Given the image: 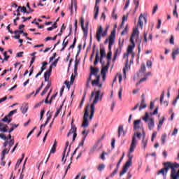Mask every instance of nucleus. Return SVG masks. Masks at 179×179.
<instances>
[{"label": "nucleus", "mask_w": 179, "mask_h": 179, "mask_svg": "<svg viewBox=\"0 0 179 179\" xmlns=\"http://www.w3.org/2000/svg\"><path fill=\"white\" fill-rule=\"evenodd\" d=\"M94 96V99L91 105L88 104L86 106L85 110L84 116L83 117V128H87L89 127V121H92L93 117H94V112L96 111V104L99 103V101H101L103 100V94H101V91L99 90L96 92H92L91 94V97ZM89 108H90V115L89 116Z\"/></svg>", "instance_id": "f257e3e1"}, {"label": "nucleus", "mask_w": 179, "mask_h": 179, "mask_svg": "<svg viewBox=\"0 0 179 179\" xmlns=\"http://www.w3.org/2000/svg\"><path fill=\"white\" fill-rule=\"evenodd\" d=\"M164 168L158 171L157 174H162L164 178L167 176L169 170L171 169L170 179H179V164L177 162H165Z\"/></svg>", "instance_id": "f03ea898"}, {"label": "nucleus", "mask_w": 179, "mask_h": 179, "mask_svg": "<svg viewBox=\"0 0 179 179\" xmlns=\"http://www.w3.org/2000/svg\"><path fill=\"white\" fill-rule=\"evenodd\" d=\"M134 134L131 138V142H136L138 143V139H141V136L143 135H145V129H143V126L141 124V120H135L134 121Z\"/></svg>", "instance_id": "7ed1b4c3"}, {"label": "nucleus", "mask_w": 179, "mask_h": 179, "mask_svg": "<svg viewBox=\"0 0 179 179\" xmlns=\"http://www.w3.org/2000/svg\"><path fill=\"white\" fill-rule=\"evenodd\" d=\"M114 43H115V31L111 32L109 36V45H108L109 52H108V55L106 56L108 61L111 60V55H113V52H111V48H113V45H114Z\"/></svg>", "instance_id": "20e7f679"}, {"label": "nucleus", "mask_w": 179, "mask_h": 179, "mask_svg": "<svg viewBox=\"0 0 179 179\" xmlns=\"http://www.w3.org/2000/svg\"><path fill=\"white\" fill-rule=\"evenodd\" d=\"M100 52H101V58H100V56H99V52H96L95 61L94 62V65H96L99 61L100 62L101 65H104V63L103 62V58H106V50H104V48H101Z\"/></svg>", "instance_id": "39448f33"}, {"label": "nucleus", "mask_w": 179, "mask_h": 179, "mask_svg": "<svg viewBox=\"0 0 179 179\" xmlns=\"http://www.w3.org/2000/svg\"><path fill=\"white\" fill-rule=\"evenodd\" d=\"M131 44L129 45L127 48V52L124 55V58H128V57H131V58H134L135 52H134V49L135 48V42H131Z\"/></svg>", "instance_id": "423d86ee"}, {"label": "nucleus", "mask_w": 179, "mask_h": 179, "mask_svg": "<svg viewBox=\"0 0 179 179\" xmlns=\"http://www.w3.org/2000/svg\"><path fill=\"white\" fill-rule=\"evenodd\" d=\"M136 145H138V143L135 141H131L128 154V161L129 162H132V159L134 158V155H132V153L135 152Z\"/></svg>", "instance_id": "0eeeda50"}, {"label": "nucleus", "mask_w": 179, "mask_h": 179, "mask_svg": "<svg viewBox=\"0 0 179 179\" xmlns=\"http://www.w3.org/2000/svg\"><path fill=\"white\" fill-rule=\"evenodd\" d=\"M68 146H69V141H67L66 143V147L64 148L62 158V162L63 164H65V162H66V157L69 155V152H71V147L68 148Z\"/></svg>", "instance_id": "6e6552de"}, {"label": "nucleus", "mask_w": 179, "mask_h": 179, "mask_svg": "<svg viewBox=\"0 0 179 179\" xmlns=\"http://www.w3.org/2000/svg\"><path fill=\"white\" fill-rule=\"evenodd\" d=\"M145 71H146V66L145 64H141V69L138 74L134 76V80H138L139 78H142L145 75Z\"/></svg>", "instance_id": "1a4fd4ad"}, {"label": "nucleus", "mask_w": 179, "mask_h": 179, "mask_svg": "<svg viewBox=\"0 0 179 179\" xmlns=\"http://www.w3.org/2000/svg\"><path fill=\"white\" fill-rule=\"evenodd\" d=\"M142 99L141 102L139 103V108H138V111H142V110H145V108H146V107H148V104L146 103V99H145V95L143 94L141 96Z\"/></svg>", "instance_id": "9d476101"}, {"label": "nucleus", "mask_w": 179, "mask_h": 179, "mask_svg": "<svg viewBox=\"0 0 179 179\" xmlns=\"http://www.w3.org/2000/svg\"><path fill=\"white\" fill-rule=\"evenodd\" d=\"M143 22L147 23L148 20L146 19V17L143 16V14H141L138 17V24L137 25V27H141V29H143Z\"/></svg>", "instance_id": "9b49d317"}, {"label": "nucleus", "mask_w": 179, "mask_h": 179, "mask_svg": "<svg viewBox=\"0 0 179 179\" xmlns=\"http://www.w3.org/2000/svg\"><path fill=\"white\" fill-rule=\"evenodd\" d=\"M76 127L73 126V121H72L71 122V129H70L69 132L67 134V136H69L71 135H72V134H73V141H75V139H76Z\"/></svg>", "instance_id": "f8f14e48"}, {"label": "nucleus", "mask_w": 179, "mask_h": 179, "mask_svg": "<svg viewBox=\"0 0 179 179\" xmlns=\"http://www.w3.org/2000/svg\"><path fill=\"white\" fill-rule=\"evenodd\" d=\"M8 148H5L2 151L1 156H5V155H8L9 153V151L10 150V148H12V146H13V145H15V141L10 140V141L8 143Z\"/></svg>", "instance_id": "ddd939ff"}, {"label": "nucleus", "mask_w": 179, "mask_h": 179, "mask_svg": "<svg viewBox=\"0 0 179 179\" xmlns=\"http://www.w3.org/2000/svg\"><path fill=\"white\" fill-rule=\"evenodd\" d=\"M139 37V31H138V27L134 28L133 34H131L130 41L131 43H134V38H138Z\"/></svg>", "instance_id": "4468645a"}, {"label": "nucleus", "mask_w": 179, "mask_h": 179, "mask_svg": "<svg viewBox=\"0 0 179 179\" xmlns=\"http://www.w3.org/2000/svg\"><path fill=\"white\" fill-rule=\"evenodd\" d=\"M103 33V27L99 26L97 31H96V40L97 41H99V43H100V41H101V34Z\"/></svg>", "instance_id": "2eb2a0df"}, {"label": "nucleus", "mask_w": 179, "mask_h": 179, "mask_svg": "<svg viewBox=\"0 0 179 179\" xmlns=\"http://www.w3.org/2000/svg\"><path fill=\"white\" fill-rule=\"evenodd\" d=\"M124 59H126V64H125L124 68L123 69V73H124V79H126L127 78V71H129V69L131 68V66L129 65V60H128V58H124Z\"/></svg>", "instance_id": "dca6fc26"}, {"label": "nucleus", "mask_w": 179, "mask_h": 179, "mask_svg": "<svg viewBox=\"0 0 179 179\" xmlns=\"http://www.w3.org/2000/svg\"><path fill=\"white\" fill-rule=\"evenodd\" d=\"M73 8L75 9V11L76 12L78 9V4L76 3V0H71V5L69 8V9L71 10V15L73 13Z\"/></svg>", "instance_id": "f3484780"}, {"label": "nucleus", "mask_w": 179, "mask_h": 179, "mask_svg": "<svg viewBox=\"0 0 179 179\" xmlns=\"http://www.w3.org/2000/svg\"><path fill=\"white\" fill-rule=\"evenodd\" d=\"M83 145H85V138L83 139L82 142L80 143L78 148L75 150V151L71 155V157L70 158L71 162H72V160H73V156H74V155H76V152H78V150L79 149V148H83Z\"/></svg>", "instance_id": "a211bd4d"}, {"label": "nucleus", "mask_w": 179, "mask_h": 179, "mask_svg": "<svg viewBox=\"0 0 179 179\" xmlns=\"http://www.w3.org/2000/svg\"><path fill=\"white\" fill-rule=\"evenodd\" d=\"M152 116V115H151L150 113H148V112H146L145 115L142 117V120L145 122H149V121H150V120H153Z\"/></svg>", "instance_id": "6ab92c4d"}, {"label": "nucleus", "mask_w": 179, "mask_h": 179, "mask_svg": "<svg viewBox=\"0 0 179 179\" xmlns=\"http://www.w3.org/2000/svg\"><path fill=\"white\" fill-rule=\"evenodd\" d=\"M108 68H110V62H107L106 66H103L101 71V75H107V72H108Z\"/></svg>", "instance_id": "aec40b11"}, {"label": "nucleus", "mask_w": 179, "mask_h": 179, "mask_svg": "<svg viewBox=\"0 0 179 179\" xmlns=\"http://www.w3.org/2000/svg\"><path fill=\"white\" fill-rule=\"evenodd\" d=\"M57 141H55L54 144L50 150V154L55 153V152H57ZM50 154L49 155L48 157L47 158L45 163H47V162H48V159H50Z\"/></svg>", "instance_id": "412c9836"}, {"label": "nucleus", "mask_w": 179, "mask_h": 179, "mask_svg": "<svg viewBox=\"0 0 179 179\" xmlns=\"http://www.w3.org/2000/svg\"><path fill=\"white\" fill-rule=\"evenodd\" d=\"M118 138H120L121 136H125V131H124V126L120 125L118 127Z\"/></svg>", "instance_id": "4be33fe9"}, {"label": "nucleus", "mask_w": 179, "mask_h": 179, "mask_svg": "<svg viewBox=\"0 0 179 179\" xmlns=\"http://www.w3.org/2000/svg\"><path fill=\"white\" fill-rule=\"evenodd\" d=\"M48 63L47 62H43L42 63V67H41V71H39L35 76V78H38V76H40L41 75V73H43V72H44V71H45V65H47Z\"/></svg>", "instance_id": "5701e85b"}, {"label": "nucleus", "mask_w": 179, "mask_h": 179, "mask_svg": "<svg viewBox=\"0 0 179 179\" xmlns=\"http://www.w3.org/2000/svg\"><path fill=\"white\" fill-rule=\"evenodd\" d=\"M141 145L143 147V149H146V146H148V139L146 138V136L145 134H143Z\"/></svg>", "instance_id": "b1692460"}, {"label": "nucleus", "mask_w": 179, "mask_h": 179, "mask_svg": "<svg viewBox=\"0 0 179 179\" xmlns=\"http://www.w3.org/2000/svg\"><path fill=\"white\" fill-rule=\"evenodd\" d=\"M178 54H179V48L178 47H176L175 48L173 49V51H172V57L173 61L174 59H176V57H177Z\"/></svg>", "instance_id": "393cba45"}, {"label": "nucleus", "mask_w": 179, "mask_h": 179, "mask_svg": "<svg viewBox=\"0 0 179 179\" xmlns=\"http://www.w3.org/2000/svg\"><path fill=\"white\" fill-rule=\"evenodd\" d=\"M0 138L6 141L3 143V148H6V146H8V143H9V142L8 141V137H6V136H5V134H0Z\"/></svg>", "instance_id": "a878e982"}, {"label": "nucleus", "mask_w": 179, "mask_h": 179, "mask_svg": "<svg viewBox=\"0 0 179 179\" xmlns=\"http://www.w3.org/2000/svg\"><path fill=\"white\" fill-rule=\"evenodd\" d=\"M0 132H8V125L0 123Z\"/></svg>", "instance_id": "bb28decb"}, {"label": "nucleus", "mask_w": 179, "mask_h": 179, "mask_svg": "<svg viewBox=\"0 0 179 179\" xmlns=\"http://www.w3.org/2000/svg\"><path fill=\"white\" fill-rule=\"evenodd\" d=\"M121 51H122V49L121 48H117L115 52L114 57L113 61H115L117 59V57L121 54Z\"/></svg>", "instance_id": "cd10ccee"}, {"label": "nucleus", "mask_w": 179, "mask_h": 179, "mask_svg": "<svg viewBox=\"0 0 179 179\" xmlns=\"http://www.w3.org/2000/svg\"><path fill=\"white\" fill-rule=\"evenodd\" d=\"M99 72H100V70L99 69L91 67V73L90 76L92 77V75L97 76V73H99Z\"/></svg>", "instance_id": "c85d7f7f"}, {"label": "nucleus", "mask_w": 179, "mask_h": 179, "mask_svg": "<svg viewBox=\"0 0 179 179\" xmlns=\"http://www.w3.org/2000/svg\"><path fill=\"white\" fill-rule=\"evenodd\" d=\"M81 27L84 31V35L87 36V29L85 28V19L83 17H81Z\"/></svg>", "instance_id": "c756f323"}, {"label": "nucleus", "mask_w": 179, "mask_h": 179, "mask_svg": "<svg viewBox=\"0 0 179 179\" xmlns=\"http://www.w3.org/2000/svg\"><path fill=\"white\" fill-rule=\"evenodd\" d=\"M148 122V129L150 131H152L153 128H155V119H150V120Z\"/></svg>", "instance_id": "7c9ffc66"}, {"label": "nucleus", "mask_w": 179, "mask_h": 179, "mask_svg": "<svg viewBox=\"0 0 179 179\" xmlns=\"http://www.w3.org/2000/svg\"><path fill=\"white\" fill-rule=\"evenodd\" d=\"M52 71V66H50L49 69L45 73L44 78H50L51 76Z\"/></svg>", "instance_id": "2f4dec72"}, {"label": "nucleus", "mask_w": 179, "mask_h": 179, "mask_svg": "<svg viewBox=\"0 0 179 179\" xmlns=\"http://www.w3.org/2000/svg\"><path fill=\"white\" fill-rule=\"evenodd\" d=\"M51 87V83H48L43 91L41 92V96H44L47 92H48V89Z\"/></svg>", "instance_id": "473e14b6"}, {"label": "nucleus", "mask_w": 179, "mask_h": 179, "mask_svg": "<svg viewBox=\"0 0 179 179\" xmlns=\"http://www.w3.org/2000/svg\"><path fill=\"white\" fill-rule=\"evenodd\" d=\"M99 81H100V76H96V79L92 80V86H99Z\"/></svg>", "instance_id": "72a5a7b5"}, {"label": "nucleus", "mask_w": 179, "mask_h": 179, "mask_svg": "<svg viewBox=\"0 0 179 179\" xmlns=\"http://www.w3.org/2000/svg\"><path fill=\"white\" fill-rule=\"evenodd\" d=\"M117 77L119 78V83H121V82H122V75H121V73H117L113 80V83H114V82L117 81Z\"/></svg>", "instance_id": "f704fd0d"}, {"label": "nucleus", "mask_w": 179, "mask_h": 179, "mask_svg": "<svg viewBox=\"0 0 179 179\" xmlns=\"http://www.w3.org/2000/svg\"><path fill=\"white\" fill-rule=\"evenodd\" d=\"M23 159H24V154H22V157L21 159H20L16 164H15V170H16V169H17V167H19V166H20V163H22V162H23Z\"/></svg>", "instance_id": "c9c22d12"}, {"label": "nucleus", "mask_w": 179, "mask_h": 179, "mask_svg": "<svg viewBox=\"0 0 179 179\" xmlns=\"http://www.w3.org/2000/svg\"><path fill=\"white\" fill-rule=\"evenodd\" d=\"M66 38H68V36H66V38L63 41V43H62L63 48L61 49V51H64V50H65V47L68 45V41H66Z\"/></svg>", "instance_id": "e433bc0d"}, {"label": "nucleus", "mask_w": 179, "mask_h": 179, "mask_svg": "<svg viewBox=\"0 0 179 179\" xmlns=\"http://www.w3.org/2000/svg\"><path fill=\"white\" fill-rule=\"evenodd\" d=\"M94 12L95 13H94V19H97V16H99V6L95 5Z\"/></svg>", "instance_id": "4c0bfd02"}, {"label": "nucleus", "mask_w": 179, "mask_h": 179, "mask_svg": "<svg viewBox=\"0 0 179 179\" xmlns=\"http://www.w3.org/2000/svg\"><path fill=\"white\" fill-rule=\"evenodd\" d=\"M163 122H164V117H162V120H160L157 126L158 131L162 128V126L163 125Z\"/></svg>", "instance_id": "58836bf2"}, {"label": "nucleus", "mask_w": 179, "mask_h": 179, "mask_svg": "<svg viewBox=\"0 0 179 179\" xmlns=\"http://www.w3.org/2000/svg\"><path fill=\"white\" fill-rule=\"evenodd\" d=\"M132 164V161H127L126 164H124V167L126 169H129Z\"/></svg>", "instance_id": "ea45409f"}, {"label": "nucleus", "mask_w": 179, "mask_h": 179, "mask_svg": "<svg viewBox=\"0 0 179 179\" xmlns=\"http://www.w3.org/2000/svg\"><path fill=\"white\" fill-rule=\"evenodd\" d=\"M103 169H106V165L104 164H101L97 166V170L99 171H103Z\"/></svg>", "instance_id": "a19ab883"}, {"label": "nucleus", "mask_w": 179, "mask_h": 179, "mask_svg": "<svg viewBox=\"0 0 179 179\" xmlns=\"http://www.w3.org/2000/svg\"><path fill=\"white\" fill-rule=\"evenodd\" d=\"M78 61H76L75 62V65H74V74H75V76L78 75Z\"/></svg>", "instance_id": "79ce46f5"}, {"label": "nucleus", "mask_w": 179, "mask_h": 179, "mask_svg": "<svg viewBox=\"0 0 179 179\" xmlns=\"http://www.w3.org/2000/svg\"><path fill=\"white\" fill-rule=\"evenodd\" d=\"M166 138H167V135L162 134V136L161 137V141H162V145H164V143H166Z\"/></svg>", "instance_id": "37998d69"}, {"label": "nucleus", "mask_w": 179, "mask_h": 179, "mask_svg": "<svg viewBox=\"0 0 179 179\" xmlns=\"http://www.w3.org/2000/svg\"><path fill=\"white\" fill-rule=\"evenodd\" d=\"M127 20H128V15H124L123 18H122V22L121 24V27H122V26H124V24L125 23V22H127Z\"/></svg>", "instance_id": "c03bdc74"}, {"label": "nucleus", "mask_w": 179, "mask_h": 179, "mask_svg": "<svg viewBox=\"0 0 179 179\" xmlns=\"http://www.w3.org/2000/svg\"><path fill=\"white\" fill-rule=\"evenodd\" d=\"M127 171H128L127 168H125V166H123V169L120 173V177L124 176V174H125L127 173Z\"/></svg>", "instance_id": "a18cd8bd"}, {"label": "nucleus", "mask_w": 179, "mask_h": 179, "mask_svg": "<svg viewBox=\"0 0 179 179\" xmlns=\"http://www.w3.org/2000/svg\"><path fill=\"white\" fill-rule=\"evenodd\" d=\"M112 17L113 19H115V20H117L118 15H117V13H115V8L113 9V11L112 13Z\"/></svg>", "instance_id": "49530a36"}, {"label": "nucleus", "mask_w": 179, "mask_h": 179, "mask_svg": "<svg viewBox=\"0 0 179 179\" xmlns=\"http://www.w3.org/2000/svg\"><path fill=\"white\" fill-rule=\"evenodd\" d=\"M18 9H20L21 12H23V13H27V9H26L24 6H19Z\"/></svg>", "instance_id": "de8ad7c7"}, {"label": "nucleus", "mask_w": 179, "mask_h": 179, "mask_svg": "<svg viewBox=\"0 0 179 179\" xmlns=\"http://www.w3.org/2000/svg\"><path fill=\"white\" fill-rule=\"evenodd\" d=\"M118 96H119L120 100H122V87H120Z\"/></svg>", "instance_id": "09e8293b"}, {"label": "nucleus", "mask_w": 179, "mask_h": 179, "mask_svg": "<svg viewBox=\"0 0 179 179\" xmlns=\"http://www.w3.org/2000/svg\"><path fill=\"white\" fill-rule=\"evenodd\" d=\"M16 113H17V109H15V110L10 111L8 113V117H12V115H13V114H16Z\"/></svg>", "instance_id": "8fccbe9b"}, {"label": "nucleus", "mask_w": 179, "mask_h": 179, "mask_svg": "<svg viewBox=\"0 0 179 179\" xmlns=\"http://www.w3.org/2000/svg\"><path fill=\"white\" fill-rule=\"evenodd\" d=\"M148 79V77H143V78L140 79V80L138 81V83H137V85H141V83H142L143 82H146Z\"/></svg>", "instance_id": "3c124183"}, {"label": "nucleus", "mask_w": 179, "mask_h": 179, "mask_svg": "<svg viewBox=\"0 0 179 179\" xmlns=\"http://www.w3.org/2000/svg\"><path fill=\"white\" fill-rule=\"evenodd\" d=\"M123 45H124V39H122V41H121V39H119L118 48H122V49Z\"/></svg>", "instance_id": "603ef678"}, {"label": "nucleus", "mask_w": 179, "mask_h": 179, "mask_svg": "<svg viewBox=\"0 0 179 179\" xmlns=\"http://www.w3.org/2000/svg\"><path fill=\"white\" fill-rule=\"evenodd\" d=\"M61 110H62V106H60V108L57 110L55 115V118H57L58 115H59V113H61Z\"/></svg>", "instance_id": "864d4df0"}, {"label": "nucleus", "mask_w": 179, "mask_h": 179, "mask_svg": "<svg viewBox=\"0 0 179 179\" xmlns=\"http://www.w3.org/2000/svg\"><path fill=\"white\" fill-rule=\"evenodd\" d=\"M157 113H159V107H157L153 113H150V115H156V114H157Z\"/></svg>", "instance_id": "5fc2aeb1"}, {"label": "nucleus", "mask_w": 179, "mask_h": 179, "mask_svg": "<svg viewBox=\"0 0 179 179\" xmlns=\"http://www.w3.org/2000/svg\"><path fill=\"white\" fill-rule=\"evenodd\" d=\"M27 8H28L29 11L27 12V13H30L31 12H34V10L31 9V8H30V5L29 4V3H27Z\"/></svg>", "instance_id": "6e6d98bb"}, {"label": "nucleus", "mask_w": 179, "mask_h": 179, "mask_svg": "<svg viewBox=\"0 0 179 179\" xmlns=\"http://www.w3.org/2000/svg\"><path fill=\"white\" fill-rule=\"evenodd\" d=\"M47 120H46V122H48H48L50 121V120H51V117H52V115H51V113H50V111H48V113H47Z\"/></svg>", "instance_id": "4d7b16f0"}, {"label": "nucleus", "mask_w": 179, "mask_h": 179, "mask_svg": "<svg viewBox=\"0 0 179 179\" xmlns=\"http://www.w3.org/2000/svg\"><path fill=\"white\" fill-rule=\"evenodd\" d=\"M117 173H118V167H117V169H115L114 171L110 174V177H114Z\"/></svg>", "instance_id": "13d9d810"}, {"label": "nucleus", "mask_w": 179, "mask_h": 179, "mask_svg": "<svg viewBox=\"0 0 179 179\" xmlns=\"http://www.w3.org/2000/svg\"><path fill=\"white\" fill-rule=\"evenodd\" d=\"M83 135L84 136V139L86 138V136H87V135H89V131H86V129H85L83 131Z\"/></svg>", "instance_id": "bf43d9fd"}, {"label": "nucleus", "mask_w": 179, "mask_h": 179, "mask_svg": "<svg viewBox=\"0 0 179 179\" xmlns=\"http://www.w3.org/2000/svg\"><path fill=\"white\" fill-rule=\"evenodd\" d=\"M170 44L174 45V36L171 35L169 39Z\"/></svg>", "instance_id": "052dcab7"}, {"label": "nucleus", "mask_w": 179, "mask_h": 179, "mask_svg": "<svg viewBox=\"0 0 179 179\" xmlns=\"http://www.w3.org/2000/svg\"><path fill=\"white\" fill-rule=\"evenodd\" d=\"M29 109V108L27 107V106H26L25 107H24L22 110V114H26L27 113V110Z\"/></svg>", "instance_id": "680f3d73"}, {"label": "nucleus", "mask_w": 179, "mask_h": 179, "mask_svg": "<svg viewBox=\"0 0 179 179\" xmlns=\"http://www.w3.org/2000/svg\"><path fill=\"white\" fill-rule=\"evenodd\" d=\"M64 84L66 85L67 89L69 90V89H71V83L68 82V81H65Z\"/></svg>", "instance_id": "e2e57ef3"}, {"label": "nucleus", "mask_w": 179, "mask_h": 179, "mask_svg": "<svg viewBox=\"0 0 179 179\" xmlns=\"http://www.w3.org/2000/svg\"><path fill=\"white\" fill-rule=\"evenodd\" d=\"M177 134H178V129L177 128H175L173 129V133H172V136H174L177 135Z\"/></svg>", "instance_id": "0e129e2a"}, {"label": "nucleus", "mask_w": 179, "mask_h": 179, "mask_svg": "<svg viewBox=\"0 0 179 179\" xmlns=\"http://www.w3.org/2000/svg\"><path fill=\"white\" fill-rule=\"evenodd\" d=\"M75 78H76V76H74L73 74L71 75V80H70V83L72 84L73 83V81L75 80Z\"/></svg>", "instance_id": "69168bd1"}, {"label": "nucleus", "mask_w": 179, "mask_h": 179, "mask_svg": "<svg viewBox=\"0 0 179 179\" xmlns=\"http://www.w3.org/2000/svg\"><path fill=\"white\" fill-rule=\"evenodd\" d=\"M76 44V38H74L73 44L69 47V48H75V45Z\"/></svg>", "instance_id": "338daca9"}, {"label": "nucleus", "mask_w": 179, "mask_h": 179, "mask_svg": "<svg viewBox=\"0 0 179 179\" xmlns=\"http://www.w3.org/2000/svg\"><path fill=\"white\" fill-rule=\"evenodd\" d=\"M146 65L148 68H151L152 67V62L150 61H148L146 63Z\"/></svg>", "instance_id": "774afa93"}]
</instances>
